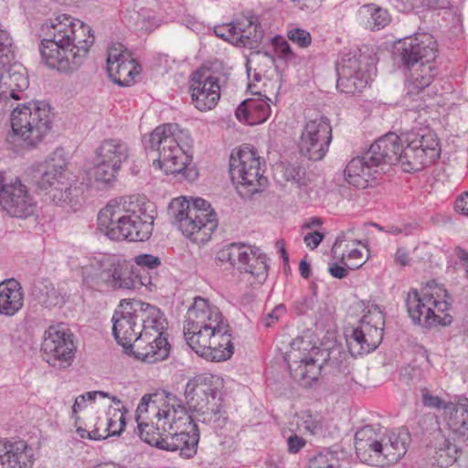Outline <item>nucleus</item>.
I'll return each instance as SVG.
<instances>
[{
  "label": "nucleus",
  "mask_w": 468,
  "mask_h": 468,
  "mask_svg": "<svg viewBox=\"0 0 468 468\" xmlns=\"http://www.w3.org/2000/svg\"><path fill=\"white\" fill-rule=\"evenodd\" d=\"M395 261L399 265H408L410 262V257L407 250L402 248H399L395 254Z\"/></svg>",
  "instance_id": "obj_64"
},
{
  "label": "nucleus",
  "mask_w": 468,
  "mask_h": 468,
  "mask_svg": "<svg viewBox=\"0 0 468 468\" xmlns=\"http://www.w3.org/2000/svg\"><path fill=\"white\" fill-rule=\"evenodd\" d=\"M41 351L50 366L60 367L70 366L76 352L70 329L64 324L50 325L44 333Z\"/></svg>",
  "instance_id": "obj_21"
},
{
  "label": "nucleus",
  "mask_w": 468,
  "mask_h": 468,
  "mask_svg": "<svg viewBox=\"0 0 468 468\" xmlns=\"http://www.w3.org/2000/svg\"><path fill=\"white\" fill-rule=\"evenodd\" d=\"M448 292L434 281L429 282L418 291L411 289L406 298V306L410 318L415 324L431 328L447 326L452 317L448 314L450 303Z\"/></svg>",
  "instance_id": "obj_9"
},
{
  "label": "nucleus",
  "mask_w": 468,
  "mask_h": 468,
  "mask_svg": "<svg viewBox=\"0 0 468 468\" xmlns=\"http://www.w3.org/2000/svg\"><path fill=\"white\" fill-rule=\"evenodd\" d=\"M401 138L402 133L398 135L394 133H388L376 140L368 149L373 160L379 165L381 163L398 162L405 171L406 163L404 161H407L408 158L403 157L406 144L401 142Z\"/></svg>",
  "instance_id": "obj_31"
},
{
  "label": "nucleus",
  "mask_w": 468,
  "mask_h": 468,
  "mask_svg": "<svg viewBox=\"0 0 468 468\" xmlns=\"http://www.w3.org/2000/svg\"><path fill=\"white\" fill-rule=\"evenodd\" d=\"M11 47L9 33L0 29V112L13 107V101L23 100L29 86L23 65L11 64Z\"/></svg>",
  "instance_id": "obj_13"
},
{
  "label": "nucleus",
  "mask_w": 468,
  "mask_h": 468,
  "mask_svg": "<svg viewBox=\"0 0 468 468\" xmlns=\"http://www.w3.org/2000/svg\"><path fill=\"white\" fill-rule=\"evenodd\" d=\"M264 161L257 149L250 144H244L232 152L229 158V174L239 191L243 187L246 195L259 192L267 185L263 176Z\"/></svg>",
  "instance_id": "obj_15"
},
{
  "label": "nucleus",
  "mask_w": 468,
  "mask_h": 468,
  "mask_svg": "<svg viewBox=\"0 0 468 468\" xmlns=\"http://www.w3.org/2000/svg\"><path fill=\"white\" fill-rule=\"evenodd\" d=\"M135 420L140 437L141 424L153 425L155 431L165 436L194 422L181 400L165 391L144 395L137 406Z\"/></svg>",
  "instance_id": "obj_5"
},
{
  "label": "nucleus",
  "mask_w": 468,
  "mask_h": 468,
  "mask_svg": "<svg viewBox=\"0 0 468 468\" xmlns=\"http://www.w3.org/2000/svg\"><path fill=\"white\" fill-rule=\"evenodd\" d=\"M137 300H122L114 311L112 322V335L119 345H121L125 353L133 354L136 357L134 345L137 344L140 335V322L137 313Z\"/></svg>",
  "instance_id": "obj_23"
},
{
  "label": "nucleus",
  "mask_w": 468,
  "mask_h": 468,
  "mask_svg": "<svg viewBox=\"0 0 468 468\" xmlns=\"http://www.w3.org/2000/svg\"><path fill=\"white\" fill-rule=\"evenodd\" d=\"M125 410L112 409L107 414L106 423L103 429L97 427L93 430V437L106 439L111 436L120 435L125 428Z\"/></svg>",
  "instance_id": "obj_43"
},
{
  "label": "nucleus",
  "mask_w": 468,
  "mask_h": 468,
  "mask_svg": "<svg viewBox=\"0 0 468 468\" xmlns=\"http://www.w3.org/2000/svg\"><path fill=\"white\" fill-rule=\"evenodd\" d=\"M24 302V291L17 280L11 278L0 282V316H16L22 310Z\"/></svg>",
  "instance_id": "obj_33"
},
{
  "label": "nucleus",
  "mask_w": 468,
  "mask_h": 468,
  "mask_svg": "<svg viewBox=\"0 0 468 468\" xmlns=\"http://www.w3.org/2000/svg\"><path fill=\"white\" fill-rule=\"evenodd\" d=\"M34 451L24 440L0 439V468H32Z\"/></svg>",
  "instance_id": "obj_28"
},
{
  "label": "nucleus",
  "mask_w": 468,
  "mask_h": 468,
  "mask_svg": "<svg viewBox=\"0 0 468 468\" xmlns=\"http://www.w3.org/2000/svg\"><path fill=\"white\" fill-rule=\"evenodd\" d=\"M328 356L326 350L312 346L303 338L293 340L286 358L292 378L302 386L312 385L318 379Z\"/></svg>",
  "instance_id": "obj_16"
},
{
  "label": "nucleus",
  "mask_w": 468,
  "mask_h": 468,
  "mask_svg": "<svg viewBox=\"0 0 468 468\" xmlns=\"http://www.w3.org/2000/svg\"><path fill=\"white\" fill-rule=\"evenodd\" d=\"M189 90L194 106L201 112L212 110L220 99L218 78L207 70H197L192 74Z\"/></svg>",
  "instance_id": "obj_27"
},
{
  "label": "nucleus",
  "mask_w": 468,
  "mask_h": 468,
  "mask_svg": "<svg viewBox=\"0 0 468 468\" xmlns=\"http://www.w3.org/2000/svg\"><path fill=\"white\" fill-rule=\"evenodd\" d=\"M277 169L282 174V177L296 185L299 188L307 185L306 172L300 165L293 163H282Z\"/></svg>",
  "instance_id": "obj_47"
},
{
  "label": "nucleus",
  "mask_w": 468,
  "mask_h": 468,
  "mask_svg": "<svg viewBox=\"0 0 468 468\" xmlns=\"http://www.w3.org/2000/svg\"><path fill=\"white\" fill-rule=\"evenodd\" d=\"M181 22L184 26L188 27L194 32H199L203 30L204 25L196 16L189 14H186L181 17Z\"/></svg>",
  "instance_id": "obj_58"
},
{
  "label": "nucleus",
  "mask_w": 468,
  "mask_h": 468,
  "mask_svg": "<svg viewBox=\"0 0 468 468\" xmlns=\"http://www.w3.org/2000/svg\"><path fill=\"white\" fill-rule=\"evenodd\" d=\"M323 239H324V235L322 233H320L318 231H313V232L307 233L304 236L303 240L309 249L314 250L318 247V245L321 243Z\"/></svg>",
  "instance_id": "obj_59"
},
{
  "label": "nucleus",
  "mask_w": 468,
  "mask_h": 468,
  "mask_svg": "<svg viewBox=\"0 0 468 468\" xmlns=\"http://www.w3.org/2000/svg\"><path fill=\"white\" fill-rule=\"evenodd\" d=\"M453 254L457 259V264L463 270V277L468 281V251L460 246L453 249Z\"/></svg>",
  "instance_id": "obj_56"
},
{
  "label": "nucleus",
  "mask_w": 468,
  "mask_h": 468,
  "mask_svg": "<svg viewBox=\"0 0 468 468\" xmlns=\"http://www.w3.org/2000/svg\"><path fill=\"white\" fill-rule=\"evenodd\" d=\"M42 31V61L47 67L65 73L73 72L83 64L95 40L89 25L67 14L47 19Z\"/></svg>",
  "instance_id": "obj_1"
},
{
  "label": "nucleus",
  "mask_w": 468,
  "mask_h": 468,
  "mask_svg": "<svg viewBox=\"0 0 468 468\" xmlns=\"http://www.w3.org/2000/svg\"><path fill=\"white\" fill-rule=\"evenodd\" d=\"M83 191L80 187L66 181L60 186L46 191L47 201L67 211H77L83 202Z\"/></svg>",
  "instance_id": "obj_36"
},
{
  "label": "nucleus",
  "mask_w": 468,
  "mask_h": 468,
  "mask_svg": "<svg viewBox=\"0 0 468 468\" xmlns=\"http://www.w3.org/2000/svg\"><path fill=\"white\" fill-rule=\"evenodd\" d=\"M286 313V308L283 304H279L271 310V313L263 319L264 325L267 327L275 324Z\"/></svg>",
  "instance_id": "obj_57"
},
{
  "label": "nucleus",
  "mask_w": 468,
  "mask_h": 468,
  "mask_svg": "<svg viewBox=\"0 0 468 468\" xmlns=\"http://www.w3.org/2000/svg\"><path fill=\"white\" fill-rule=\"evenodd\" d=\"M455 210L464 216H468V192H464L455 200Z\"/></svg>",
  "instance_id": "obj_61"
},
{
  "label": "nucleus",
  "mask_w": 468,
  "mask_h": 468,
  "mask_svg": "<svg viewBox=\"0 0 468 468\" xmlns=\"http://www.w3.org/2000/svg\"><path fill=\"white\" fill-rule=\"evenodd\" d=\"M375 62V57L367 48L343 54L336 68L337 90L349 95L361 92L372 80Z\"/></svg>",
  "instance_id": "obj_14"
},
{
  "label": "nucleus",
  "mask_w": 468,
  "mask_h": 468,
  "mask_svg": "<svg viewBox=\"0 0 468 468\" xmlns=\"http://www.w3.org/2000/svg\"><path fill=\"white\" fill-rule=\"evenodd\" d=\"M0 207L10 217L26 218L34 214L37 201L19 177L6 182L0 172Z\"/></svg>",
  "instance_id": "obj_22"
},
{
  "label": "nucleus",
  "mask_w": 468,
  "mask_h": 468,
  "mask_svg": "<svg viewBox=\"0 0 468 468\" xmlns=\"http://www.w3.org/2000/svg\"><path fill=\"white\" fill-rule=\"evenodd\" d=\"M83 191L80 187L66 181L60 186L46 191L47 201L67 211H77L83 202Z\"/></svg>",
  "instance_id": "obj_35"
},
{
  "label": "nucleus",
  "mask_w": 468,
  "mask_h": 468,
  "mask_svg": "<svg viewBox=\"0 0 468 468\" xmlns=\"http://www.w3.org/2000/svg\"><path fill=\"white\" fill-rule=\"evenodd\" d=\"M415 5H420L427 8H443L446 2L444 0H416Z\"/></svg>",
  "instance_id": "obj_62"
},
{
  "label": "nucleus",
  "mask_w": 468,
  "mask_h": 468,
  "mask_svg": "<svg viewBox=\"0 0 468 468\" xmlns=\"http://www.w3.org/2000/svg\"><path fill=\"white\" fill-rule=\"evenodd\" d=\"M122 19L123 23L127 27H137L141 29L148 30L150 29L149 24V16H146L145 11L141 9L137 11L135 9H130L129 7H122Z\"/></svg>",
  "instance_id": "obj_48"
},
{
  "label": "nucleus",
  "mask_w": 468,
  "mask_h": 468,
  "mask_svg": "<svg viewBox=\"0 0 468 468\" xmlns=\"http://www.w3.org/2000/svg\"><path fill=\"white\" fill-rule=\"evenodd\" d=\"M273 46L277 56L285 60H291L294 58L293 51L289 43L280 36L273 38Z\"/></svg>",
  "instance_id": "obj_55"
},
{
  "label": "nucleus",
  "mask_w": 468,
  "mask_h": 468,
  "mask_svg": "<svg viewBox=\"0 0 468 468\" xmlns=\"http://www.w3.org/2000/svg\"><path fill=\"white\" fill-rule=\"evenodd\" d=\"M191 143L188 132L176 123L157 126L144 138L145 148L158 153L153 166L165 175L181 174L190 165L192 156L188 152Z\"/></svg>",
  "instance_id": "obj_6"
},
{
  "label": "nucleus",
  "mask_w": 468,
  "mask_h": 468,
  "mask_svg": "<svg viewBox=\"0 0 468 468\" xmlns=\"http://www.w3.org/2000/svg\"><path fill=\"white\" fill-rule=\"evenodd\" d=\"M297 426L311 435H319L324 431V421L317 413L309 410L302 411L297 415Z\"/></svg>",
  "instance_id": "obj_46"
},
{
  "label": "nucleus",
  "mask_w": 468,
  "mask_h": 468,
  "mask_svg": "<svg viewBox=\"0 0 468 468\" xmlns=\"http://www.w3.org/2000/svg\"><path fill=\"white\" fill-rule=\"evenodd\" d=\"M11 131L8 140L17 139L26 146H37L51 130L52 113L44 101H31L16 106L10 116Z\"/></svg>",
  "instance_id": "obj_12"
},
{
  "label": "nucleus",
  "mask_w": 468,
  "mask_h": 468,
  "mask_svg": "<svg viewBox=\"0 0 468 468\" xmlns=\"http://www.w3.org/2000/svg\"><path fill=\"white\" fill-rule=\"evenodd\" d=\"M224 379L214 374L204 373L190 378L185 387L187 404L199 421L214 430L222 429L228 422L223 405Z\"/></svg>",
  "instance_id": "obj_7"
},
{
  "label": "nucleus",
  "mask_w": 468,
  "mask_h": 468,
  "mask_svg": "<svg viewBox=\"0 0 468 468\" xmlns=\"http://www.w3.org/2000/svg\"><path fill=\"white\" fill-rule=\"evenodd\" d=\"M130 149L126 143L120 139H106L95 150V158L121 169L122 164L127 161Z\"/></svg>",
  "instance_id": "obj_38"
},
{
  "label": "nucleus",
  "mask_w": 468,
  "mask_h": 468,
  "mask_svg": "<svg viewBox=\"0 0 468 468\" xmlns=\"http://www.w3.org/2000/svg\"><path fill=\"white\" fill-rule=\"evenodd\" d=\"M107 72L114 83L130 86L140 74L141 66L122 44L114 43L108 49Z\"/></svg>",
  "instance_id": "obj_25"
},
{
  "label": "nucleus",
  "mask_w": 468,
  "mask_h": 468,
  "mask_svg": "<svg viewBox=\"0 0 468 468\" xmlns=\"http://www.w3.org/2000/svg\"><path fill=\"white\" fill-rule=\"evenodd\" d=\"M352 230H348L339 235L332 247V252L346 268L356 270L361 267L365 261L362 250L357 249L360 242L352 238Z\"/></svg>",
  "instance_id": "obj_34"
},
{
  "label": "nucleus",
  "mask_w": 468,
  "mask_h": 468,
  "mask_svg": "<svg viewBox=\"0 0 468 468\" xmlns=\"http://www.w3.org/2000/svg\"><path fill=\"white\" fill-rule=\"evenodd\" d=\"M119 171L120 168L94 157L93 166L88 173L89 184L98 189H107L116 181Z\"/></svg>",
  "instance_id": "obj_41"
},
{
  "label": "nucleus",
  "mask_w": 468,
  "mask_h": 468,
  "mask_svg": "<svg viewBox=\"0 0 468 468\" xmlns=\"http://www.w3.org/2000/svg\"><path fill=\"white\" fill-rule=\"evenodd\" d=\"M346 461L342 451L324 449L309 461V468H346Z\"/></svg>",
  "instance_id": "obj_44"
},
{
  "label": "nucleus",
  "mask_w": 468,
  "mask_h": 468,
  "mask_svg": "<svg viewBox=\"0 0 468 468\" xmlns=\"http://www.w3.org/2000/svg\"><path fill=\"white\" fill-rule=\"evenodd\" d=\"M399 50L403 65L412 70L420 64L433 63L437 56V42L431 34L420 33L405 38Z\"/></svg>",
  "instance_id": "obj_26"
},
{
  "label": "nucleus",
  "mask_w": 468,
  "mask_h": 468,
  "mask_svg": "<svg viewBox=\"0 0 468 468\" xmlns=\"http://www.w3.org/2000/svg\"><path fill=\"white\" fill-rule=\"evenodd\" d=\"M332 142V127L324 116L306 122L300 137L301 153L310 160H322Z\"/></svg>",
  "instance_id": "obj_24"
},
{
  "label": "nucleus",
  "mask_w": 468,
  "mask_h": 468,
  "mask_svg": "<svg viewBox=\"0 0 468 468\" xmlns=\"http://www.w3.org/2000/svg\"><path fill=\"white\" fill-rule=\"evenodd\" d=\"M356 20L364 28L378 31L391 22V16L387 9L375 4H366L358 8Z\"/></svg>",
  "instance_id": "obj_39"
},
{
  "label": "nucleus",
  "mask_w": 468,
  "mask_h": 468,
  "mask_svg": "<svg viewBox=\"0 0 468 468\" xmlns=\"http://www.w3.org/2000/svg\"><path fill=\"white\" fill-rule=\"evenodd\" d=\"M413 69L406 82L407 96L419 95L425 88H428L436 75V69L433 63L420 64Z\"/></svg>",
  "instance_id": "obj_42"
},
{
  "label": "nucleus",
  "mask_w": 468,
  "mask_h": 468,
  "mask_svg": "<svg viewBox=\"0 0 468 468\" xmlns=\"http://www.w3.org/2000/svg\"><path fill=\"white\" fill-rule=\"evenodd\" d=\"M328 271L333 277L337 279H343L346 277L348 273L347 270L345 267L337 263L331 264L328 268Z\"/></svg>",
  "instance_id": "obj_63"
},
{
  "label": "nucleus",
  "mask_w": 468,
  "mask_h": 468,
  "mask_svg": "<svg viewBox=\"0 0 468 468\" xmlns=\"http://www.w3.org/2000/svg\"><path fill=\"white\" fill-rule=\"evenodd\" d=\"M288 38L299 48H306L312 44L311 34L300 27H293L287 31Z\"/></svg>",
  "instance_id": "obj_52"
},
{
  "label": "nucleus",
  "mask_w": 468,
  "mask_h": 468,
  "mask_svg": "<svg viewBox=\"0 0 468 468\" xmlns=\"http://www.w3.org/2000/svg\"><path fill=\"white\" fill-rule=\"evenodd\" d=\"M442 417L448 426L458 436L468 435V399L458 397L451 401Z\"/></svg>",
  "instance_id": "obj_37"
},
{
  "label": "nucleus",
  "mask_w": 468,
  "mask_h": 468,
  "mask_svg": "<svg viewBox=\"0 0 468 468\" xmlns=\"http://www.w3.org/2000/svg\"><path fill=\"white\" fill-rule=\"evenodd\" d=\"M422 404L430 409H436L443 410L445 412L450 406L451 401H445L439 396H435L430 393L427 388L421 389Z\"/></svg>",
  "instance_id": "obj_51"
},
{
  "label": "nucleus",
  "mask_w": 468,
  "mask_h": 468,
  "mask_svg": "<svg viewBox=\"0 0 468 468\" xmlns=\"http://www.w3.org/2000/svg\"><path fill=\"white\" fill-rule=\"evenodd\" d=\"M316 303L317 297L315 294L304 295L293 303V308L297 314H306L314 310Z\"/></svg>",
  "instance_id": "obj_54"
},
{
  "label": "nucleus",
  "mask_w": 468,
  "mask_h": 468,
  "mask_svg": "<svg viewBox=\"0 0 468 468\" xmlns=\"http://www.w3.org/2000/svg\"><path fill=\"white\" fill-rule=\"evenodd\" d=\"M239 29L244 31L240 35L242 36L241 45L246 46L251 42H259L261 39V33L258 31L259 25L253 20V18L245 17L241 20L237 21Z\"/></svg>",
  "instance_id": "obj_49"
},
{
  "label": "nucleus",
  "mask_w": 468,
  "mask_h": 468,
  "mask_svg": "<svg viewBox=\"0 0 468 468\" xmlns=\"http://www.w3.org/2000/svg\"><path fill=\"white\" fill-rule=\"evenodd\" d=\"M172 223L196 243L208 241L218 227L217 216L210 204L201 198H173L168 207Z\"/></svg>",
  "instance_id": "obj_8"
},
{
  "label": "nucleus",
  "mask_w": 468,
  "mask_h": 468,
  "mask_svg": "<svg viewBox=\"0 0 468 468\" xmlns=\"http://www.w3.org/2000/svg\"><path fill=\"white\" fill-rule=\"evenodd\" d=\"M141 439L151 446L169 452L178 451L179 455L185 459L193 458L197 454L199 431L195 422L165 436L155 431L153 425L141 424Z\"/></svg>",
  "instance_id": "obj_19"
},
{
  "label": "nucleus",
  "mask_w": 468,
  "mask_h": 468,
  "mask_svg": "<svg viewBox=\"0 0 468 468\" xmlns=\"http://www.w3.org/2000/svg\"><path fill=\"white\" fill-rule=\"evenodd\" d=\"M155 217L152 202L139 197L111 199L99 211L98 229L113 241H145L154 229Z\"/></svg>",
  "instance_id": "obj_3"
},
{
  "label": "nucleus",
  "mask_w": 468,
  "mask_h": 468,
  "mask_svg": "<svg viewBox=\"0 0 468 468\" xmlns=\"http://www.w3.org/2000/svg\"><path fill=\"white\" fill-rule=\"evenodd\" d=\"M140 335L134 345L136 358L147 363L164 360L169 355L166 337L167 321L164 313L154 305L137 300Z\"/></svg>",
  "instance_id": "obj_10"
},
{
  "label": "nucleus",
  "mask_w": 468,
  "mask_h": 468,
  "mask_svg": "<svg viewBox=\"0 0 468 468\" xmlns=\"http://www.w3.org/2000/svg\"><path fill=\"white\" fill-rule=\"evenodd\" d=\"M378 166L367 151L363 156L356 157L347 164L345 169L346 180L355 187L364 189L379 175Z\"/></svg>",
  "instance_id": "obj_32"
},
{
  "label": "nucleus",
  "mask_w": 468,
  "mask_h": 468,
  "mask_svg": "<svg viewBox=\"0 0 468 468\" xmlns=\"http://www.w3.org/2000/svg\"><path fill=\"white\" fill-rule=\"evenodd\" d=\"M224 28L229 30V33L233 35L234 37H237V38L229 39V42L235 43L237 45H241L242 42V36L240 35L243 31L239 29V24L236 22H231L229 24L224 25Z\"/></svg>",
  "instance_id": "obj_60"
},
{
  "label": "nucleus",
  "mask_w": 468,
  "mask_h": 468,
  "mask_svg": "<svg viewBox=\"0 0 468 468\" xmlns=\"http://www.w3.org/2000/svg\"><path fill=\"white\" fill-rule=\"evenodd\" d=\"M71 265L80 269L83 283L88 288L99 289L101 284L117 289L136 287L126 261L120 255L99 253L82 256L77 265L73 262Z\"/></svg>",
  "instance_id": "obj_11"
},
{
  "label": "nucleus",
  "mask_w": 468,
  "mask_h": 468,
  "mask_svg": "<svg viewBox=\"0 0 468 468\" xmlns=\"http://www.w3.org/2000/svg\"><path fill=\"white\" fill-rule=\"evenodd\" d=\"M253 86L255 84H249V89L253 97L243 101L235 112L237 119L249 125L263 123L268 120L271 112V100L267 95L262 94L261 90L253 91Z\"/></svg>",
  "instance_id": "obj_29"
},
{
  "label": "nucleus",
  "mask_w": 468,
  "mask_h": 468,
  "mask_svg": "<svg viewBox=\"0 0 468 468\" xmlns=\"http://www.w3.org/2000/svg\"><path fill=\"white\" fill-rule=\"evenodd\" d=\"M230 265L248 276L251 286L262 284L268 278V257L259 247L246 243H231L222 252Z\"/></svg>",
  "instance_id": "obj_18"
},
{
  "label": "nucleus",
  "mask_w": 468,
  "mask_h": 468,
  "mask_svg": "<svg viewBox=\"0 0 468 468\" xmlns=\"http://www.w3.org/2000/svg\"><path fill=\"white\" fill-rule=\"evenodd\" d=\"M184 336L192 350L212 361L228 360L234 353L228 320L217 305L201 296H196L187 309Z\"/></svg>",
  "instance_id": "obj_2"
},
{
  "label": "nucleus",
  "mask_w": 468,
  "mask_h": 468,
  "mask_svg": "<svg viewBox=\"0 0 468 468\" xmlns=\"http://www.w3.org/2000/svg\"><path fill=\"white\" fill-rule=\"evenodd\" d=\"M97 398H111L112 400L116 404L121 402L116 397L111 396L109 393L104 391L94 390L83 393L76 397L69 413V418L74 420L75 425L78 424L80 420L79 413L87 409L89 404L94 403Z\"/></svg>",
  "instance_id": "obj_45"
},
{
  "label": "nucleus",
  "mask_w": 468,
  "mask_h": 468,
  "mask_svg": "<svg viewBox=\"0 0 468 468\" xmlns=\"http://www.w3.org/2000/svg\"><path fill=\"white\" fill-rule=\"evenodd\" d=\"M68 159L63 148H56L40 165L41 176L37 180L40 190L48 191L68 181Z\"/></svg>",
  "instance_id": "obj_30"
},
{
  "label": "nucleus",
  "mask_w": 468,
  "mask_h": 468,
  "mask_svg": "<svg viewBox=\"0 0 468 468\" xmlns=\"http://www.w3.org/2000/svg\"><path fill=\"white\" fill-rule=\"evenodd\" d=\"M282 436L286 438L287 451L291 454L298 453L307 443L306 440L297 435L294 431H291L289 435H286V431H283Z\"/></svg>",
  "instance_id": "obj_53"
},
{
  "label": "nucleus",
  "mask_w": 468,
  "mask_h": 468,
  "mask_svg": "<svg viewBox=\"0 0 468 468\" xmlns=\"http://www.w3.org/2000/svg\"><path fill=\"white\" fill-rule=\"evenodd\" d=\"M410 434L405 428L388 431L380 427L364 426L355 434L358 459L371 466L398 463L407 452Z\"/></svg>",
  "instance_id": "obj_4"
},
{
  "label": "nucleus",
  "mask_w": 468,
  "mask_h": 468,
  "mask_svg": "<svg viewBox=\"0 0 468 468\" xmlns=\"http://www.w3.org/2000/svg\"><path fill=\"white\" fill-rule=\"evenodd\" d=\"M405 143L404 158H408L405 172L420 171L440 157L441 146L437 135L428 128L411 130L402 133Z\"/></svg>",
  "instance_id": "obj_17"
},
{
  "label": "nucleus",
  "mask_w": 468,
  "mask_h": 468,
  "mask_svg": "<svg viewBox=\"0 0 468 468\" xmlns=\"http://www.w3.org/2000/svg\"><path fill=\"white\" fill-rule=\"evenodd\" d=\"M384 324V314L379 306H368L359 324L347 335L350 353L356 356L374 351L382 341Z\"/></svg>",
  "instance_id": "obj_20"
},
{
  "label": "nucleus",
  "mask_w": 468,
  "mask_h": 468,
  "mask_svg": "<svg viewBox=\"0 0 468 468\" xmlns=\"http://www.w3.org/2000/svg\"><path fill=\"white\" fill-rule=\"evenodd\" d=\"M133 261L141 268L136 275L138 283L149 291L157 289L160 286V278L155 270L161 265L160 259L152 254H139Z\"/></svg>",
  "instance_id": "obj_40"
},
{
  "label": "nucleus",
  "mask_w": 468,
  "mask_h": 468,
  "mask_svg": "<svg viewBox=\"0 0 468 468\" xmlns=\"http://www.w3.org/2000/svg\"><path fill=\"white\" fill-rule=\"evenodd\" d=\"M38 301L41 304L48 308L59 306L63 303V296L60 292L51 284L45 285L38 295Z\"/></svg>",
  "instance_id": "obj_50"
}]
</instances>
